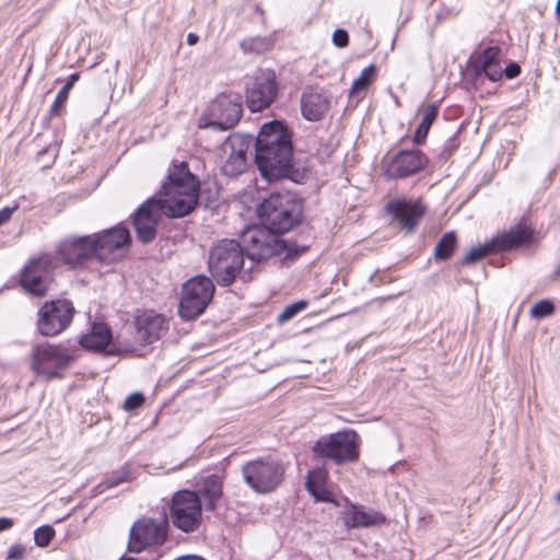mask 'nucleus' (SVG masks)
Returning <instances> with one entry per match:
<instances>
[{
	"instance_id": "nucleus-35",
	"label": "nucleus",
	"mask_w": 560,
	"mask_h": 560,
	"mask_svg": "<svg viewBox=\"0 0 560 560\" xmlns=\"http://www.w3.org/2000/svg\"><path fill=\"white\" fill-rule=\"evenodd\" d=\"M307 306V302L304 300H299L290 305L285 306L284 310L278 315L277 322L279 324H284L295 317L300 312L305 310Z\"/></svg>"
},
{
	"instance_id": "nucleus-36",
	"label": "nucleus",
	"mask_w": 560,
	"mask_h": 560,
	"mask_svg": "<svg viewBox=\"0 0 560 560\" xmlns=\"http://www.w3.org/2000/svg\"><path fill=\"white\" fill-rule=\"evenodd\" d=\"M529 313L537 319L548 317L555 313V304L548 299L540 300L532 306Z\"/></svg>"
},
{
	"instance_id": "nucleus-39",
	"label": "nucleus",
	"mask_w": 560,
	"mask_h": 560,
	"mask_svg": "<svg viewBox=\"0 0 560 560\" xmlns=\"http://www.w3.org/2000/svg\"><path fill=\"white\" fill-rule=\"evenodd\" d=\"M306 490L317 502H332V493L326 486L311 487V489Z\"/></svg>"
},
{
	"instance_id": "nucleus-5",
	"label": "nucleus",
	"mask_w": 560,
	"mask_h": 560,
	"mask_svg": "<svg viewBox=\"0 0 560 560\" xmlns=\"http://www.w3.org/2000/svg\"><path fill=\"white\" fill-rule=\"evenodd\" d=\"M244 248L238 241H218L209 250L208 270L211 279L220 287H229L240 275L243 278H252L250 269L244 270Z\"/></svg>"
},
{
	"instance_id": "nucleus-49",
	"label": "nucleus",
	"mask_w": 560,
	"mask_h": 560,
	"mask_svg": "<svg viewBox=\"0 0 560 560\" xmlns=\"http://www.w3.org/2000/svg\"><path fill=\"white\" fill-rule=\"evenodd\" d=\"M552 277H553V279H557L560 277V264L556 267Z\"/></svg>"
},
{
	"instance_id": "nucleus-22",
	"label": "nucleus",
	"mask_w": 560,
	"mask_h": 560,
	"mask_svg": "<svg viewBox=\"0 0 560 560\" xmlns=\"http://www.w3.org/2000/svg\"><path fill=\"white\" fill-rule=\"evenodd\" d=\"M255 139L250 135H232L224 143V151L230 150L229 156L222 166V172L229 177H234L246 171L247 152Z\"/></svg>"
},
{
	"instance_id": "nucleus-45",
	"label": "nucleus",
	"mask_w": 560,
	"mask_h": 560,
	"mask_svg": "<svg viewBox=\"0 0 560 560\" xmlns=\"http://www.w3.org/2000/svg\"><path fill=\"white\" fill-rule=\"evenodd\" d=\"M458 147V139L456 136L450 138L444 147V151L451 153L454 149Z\"/></svg>"
},
{
	"instance_id": "nucleus-3",
	"label": "nucleus",
	"mask_w": 560,
	"mask_h": 560,
	"mask_svg": "<svg viewBox=\"0 0 560 560\" xmlns=\"http://www.w3.org/2000/svg\"><path fill=\"white\" fill-rule=\"evenodd\" d=\"M244 254L252 261L262 262L280 257L283 262L296 260L308 249L306 245L281 238V235L266 226H248L242 234Z\"/></svg>"
},
{
	"instance_id": "nucleus-9",
	"label": "nucleus",
	"mask_w": 560,
	"mask_h": 560,
	"mask_svg": "<svg viewBox=\"0 0 560 560\" xmlns=\"http://www.w3.org/2000/svg\"><path fill=\"white\" fill-rule=\"evenodd\" d=\"M533 241V231L518 223L509 231L499 233L485 244L474 247L457 262L459 267L468 266L482 260L487 256L512 250L526 246Z\"/></svg>"
},
{
	"instance_id": "nucleus-37",
	"label": "nucleus",
	"mask_w": 560,
	"mask_h": 560,
	"mask_svg": "<svg viewBox=\"0 0 560 560\" xmlns=\"http://www.w3.org/2000/svg\"><path fill=\"white\" fill-rule=\"evenodd\" d=\"M328 479V472L323 467H316L307 472L305 488L311 489V487L317 486H326Z\"/></svg>"
},
{
	"instance_id": "nucleus-26",
	"label": "nucleus",
	"mask_w": 560,
	"mask_h": 560,
	"mask_svg": "<svg viewBox=\"0 0 560 560\" xmlns=\"http://www.w3.org/2000/svg\"><path fill=\"white\" fill-rule=\"evenodd\" d=\"M112 340V330L103 322H94L89 334L82 335L79 343L89 350L102 351Z\"/></svg>"
},
{
	"instance_id": "nucleus-52",
	"label": "nucleus",
	"mask_w": 560,
	"mask_h": 560,
	"mask_svg": "<svg viewBox=\"0 0 560 560\" xmlns=\"http://www.w3.org/2000/svg\"><path fill=\"white\" fill-rule=\"evenodd\" d=\"M555 500L557 503H560V491L556 494Z\"/></svg>"
},
{
	"instance_id": "nucleus-21",
	"label": "nucleus",
	"mask_w": 560,
	"mask_h": 560,
	"mask_svg": "<svg viewBox=\"0 0 560 560\" xmlns=\"http://www.w3.org/2000/svg\"><path fill=\"white\" fill-rule=\"evenodd\" d=\"M57 254L71 268L83 266L88 260L97 258L92 235L72 236L63 240L57 247Z\"/></svg>"
},
{
	"instance_id": "nucleus-16",
	"label": "nucleus",
	"mask_w": 560,
	"mask_h": 560,
	"mask_svg": "<svg viewBox=\"0 0 560 560\" xmlns=\"http://www.w3.org/2000/svg\"><path fill=\"white\" fill-rule=\"evenodd\" d=\"M163 213L167 214V211L162 198L151 197L139 206L132 218L139 242L149 244L156 237V228Z\"/></svg>"
},
{
	"instance_id": "nucleus-34",
	"label": "nucleus",
	"mask_w": 560,
	"mask_h": 560,
	"mask_svg": "<svg viewBox=\"0 0 560 560\" xmlns=\"http://www.w3.org/2000/svg\"><path fill=\"white\" fill-rule=\"evenodd\" d=\"M55 529L51 525H42L34 530V541L37 547H47L55 537Z\"/></svg>"
},
{
	"instance_id": "nucleus-18",
	"label": "nucleus",
	"mask_w": 560,
	"mask_h": 560,
	"mask_svg": "<svg viewBox=\"0 0 560 560\" xmlns=\"http://www.w3.org/2000/svg\"><path fill=\"white\" fill-rule=\"evenodd\" d=\"M429 165L428 156L419 149L400 150L384 165V175L398 180L422 172Z\"/></svg>"
},
{
	"instance_id": "nucleus-41",
	"label": "nucleus",
	"mask_w": 560,
	"mask_h": 560,
	"mask_svg": "<svg viewBox=\"0 0 560 560\" xmlns=\"http://www.w3.org/2000/svg\"><path fill=\"white\" fill-rule=\"evenodd\" d=\"M331 40L335 46H337L339 48H343L349 44V35H348L347 31H345L342 28H337L332 33Z\"/></svg>"
},
{
	"instance_id": "nucleus-7",
	"label": "nucleus",
	"mask_w": 560,
	"mask_h": 560,
	"mask_svg": "<svg viewBox=\"0 0 560 560\" xmlns=\"http://www.w3.org/2000/svg\"><path fill=\"white\" fill-rule=\"evenodd\" d=\"M75 360L62 345L36 343L30 354V368L39 378L51 381L60 378Z\"/></svg>"
},
{
	"instance_id": "nucleus-23",
	"label": "nucleus",
	"mask_w": 560,
	"mask_h": 560,
	"mask_svg": "<svg viewBox=\"0 0 560 560\" xmlns=\"http://www.w3.org/2000/svg\"><path fill=\"white\" fill-rule=\"evenodd\" d=\"M385 210L400 224L401 229L408 232L416 228L425 212V208L420 201L406 198L388 201Z\"/></svg>"
},
{
	"instance_id": "nucleus-15",
	"label": "nucleus",
	"mask_w": 560,
	"mask_h": 560,
	"mask_svg": "<svg viewBox=\"0 0 560 560\" xmlns=\"http://www.w3.org/2000/svg\"><path fill=\"white\" fill-rule=\"evenodd\" d=\"M54 282L52 258L44 255L33 258L23 268L20 277L21 287L31 295L44 296Z\"/></svg>"
},
{
	"instance_id": "nucleus-8",
	"label": "nucleus",
	"mask_w": 560,
	"mask_h": 560,
	"mask_svg": "<svg viewBox=\"0 0 560 560\" xmlns=\"http://www.w3.org/2000/svg\"><path fill=\"white\" fill-rule=\"evenodd\" d=\"M244 482L258 494L276 491L284 481L285 468L279 460L259 457L242 466Z\"/></svg>"
},
{
	"instance_id": "nucleus-32",
	"label": "nucleus",
	"mask_w": 560,
	"mask_h": 560,
	"mask_svg": "<svg viewBox=\"0 0 560 560\" xmlns=\"http://www.w3.org/2000/svg\"><path fill=\"white\" fill-rule=\"evenodd\" d=\"M499 51H500V49L497 46H489L486 49H483L475 60L474 72L476 70L483 69V68L499 63V61H498Z\"/></svg>"
},
{
	"instance_id": "nucleus-43",
	"label": "nucleus",
	"mask_w": 560,
	"mask_h": 560,
	"mask_svg": "<svg viewBox=\"0 0 560 560\" xmlns=\"http://www.w3.org/2000/svg\"><path fill=\"white\" fill-rule=\"evenodd\" d=\"M19 209V205L15 203L14 206L12 207H3L2 209H0V225L7 223L12 214Z\"/></svg>"
},
{
	"instance_id": "nucleus-48",
	"label": "nucleus",
	"mask_w": 560,
	"mask_h": 560,
	"mask_svg": "<svg viewBox=\"0 0 560 560\" xmlns=\"http://www.w3.org/2000/svg\"><path fill=\"white\" fill-rule=\"evenodd\" d=\"M370 281H371L372 283L376 284V285H377V284H380V283H383V280L377 279V277H376V272H375V273H373V275L370 277Z\"/></svg>"
},
{
	"instance_id": "nucleus-30",
	"label": "nucleus",
	"mask_w": 560,
	"mask_h": 560,
	"mask_svg": "<svg viewBox=\"0 0 560 560\" xmlns=\"http://www.w3.org/2000/svg\"><path fill=\"white\" fill-rule=\"evenodd\" d=\"M79 78H80V75L78 72L71 73L68 77L67 82L59 90V92L57 93V96L51 105V108H50L51 115H57L59 113L60 107L67 102V100L69 97V93H70L71 89L73 88V85L75 84V82L79 80Z\"/></svg>"
},
{
	"instance_id": "nucleus-31",
	"label": "nucleus",
	"mask_w": 560,
	"mask_h": 560,
	"mask_svg": "<svg viewBox=\"0 0 560 560\" xmlns=\"http://www.w3.org/2000/svg\"><path fill=\"white\" fill-rule=\"evenodd\" d=\"M129 471H131L130 465H128V464L124 465L120 470L113 472L103 482L97 485L95 490L101 493L105 489L116 487V486L127 481Z\"/></svg>"
},
{
	"instance_id": "nucleus-20",
	"label": "nucleus",
	"mask_w": 560,
	"mask_h": 560,
	"mask_svg": "<svg viewBox=\"0 0 560 560\" xmlns=\"http://www.w3.org/2000/svg\"><path fill=\"white\" fill-rule=\"evenodd\" d=\"M135 339L142 346L160 340L168 330L167 318L154 311H137L133 315Z\"/></svg>"
},
{
	"instance_id": "nucleus-6",
	"label": "nucleus",
	"mask_w": 560,
	"mask_h": 560,
	"mask_svg": "<svg viewBox=\"0 0 560 560\" xmlns=\"http://www.w3.org/2000/svg\"><path fill=\"white\" fill-rule=\"evenodd\" d=\"M314 458L341 466L354 463L360 456V436L354 430H340L322 435L312 446Z\"/></svg>"
},
{
	"instance_id": "nucleus-40",
	"label": "nucleus",
	"mask_w": 560,
	"mask_h": 560,
	"mask_svg": "<svg viewBox=\"0 0 560 560\" xmlns=\"http://www.w3.org/2000/svg\"><path fill=\"white\" fill-rule=\"evenodd\" d=\"M143 402H144L143 394L133 393L126 398V400L124 402V408L128 411H132V410L140 408L143 405Z\"/></svg>"
},
{
	"instance_id": "nucleus-38",
	"label": "nucleus",
	"mask_w": 560,
	"mask_h": 560,
	"mask_svg": "<svg viewBox=\"0 0 560 560\" xmlns=\"http://www.w3.org/2000/svg\"><path fill=\"white\" fill-rule=\"evenodd\" d=\"M502 75H503V71L500 67V63H497V65H493V66H490V67H487L483 69L476 70L474 72V80L477 82V81H480L482 78H487L488 80H490L492 82H497V81L501 80Z\"/></svg>"
},
{
	"instance_id": "nucleus-19",
	"label": "nucleus",
	"mask_w": 560,
	"mask_h": 560,
	"mask_svg": "<svg viewBox=\"0 0 560 560\" xmlns=\"http://www.w3.org/2000/svg\"><path fill=\"white\" fill-rule=\"evenodd\" d=\"M91 235L93 236L97 259L102 261L110 262L121 258V249L131 243L129 230L121 225H116Z\"/></svg>"
},
{
	"instance_id": "nucleus-42",
	"label": "nucleus",
	"mask_w": 560,
	"mask_h": 560,
	"mask_svg": "<svg viewBox=\"0 0 560 560\" xmlns=\"http://www.w3.org/2000/svg\"><path fill=\"white\" fill-rule=\"evenodd\" d=\"M25 557V547L21 544H15L9 548L7 559L9 560H23Z\"/></svg>"
},
{
	"instance_id": "nucleus-12",
	"label": "nucleus",
	"mask_w": 560,
	"mask_h": 560,
	"mask_svg": "<svg viewBox=\"0 0 560 560\" xmlns=\"http://www.w3.org/2000/svg\"><path fill=\"white\" fill-rule=\"evenodd\" d=\"M243 115L242 96L235 92L219 94L207 107L201 117L203 127H212L218 130L233 128Z\"/></svg>"
},
{
	"instance_id": "nucleus-24",
	"label": "nucleus",
	"mask_w": 560,
	"mask_h": 560,
	"mask_svg": "<svg viewBox=\"0 0 560 560\" xmlns=\"http://www.w3.org/2000/svg\"><path fill=\"white\" fill-rule=\"evenodd\" d=\"M330 100L325 91L306 90L301 96V110L305 119L318 121L328 112Z\"/></svg>"
},
{
	"instance_id": "nucleus-4",
	"label": "nucleus",
	"mask_w": 560,
	"mask_h": 560,
	"mask_svg": "<svg viewBox=\"0 0 560 560\" xmlns=\"http://www.w3.org/2000/svg\"><path fill=\"white\" fill-rule=\"evenodd\" d=\"M261 224L282 235L303 221V201L290 191L271 192L257 209Z\"/></svg>"
},
{
	"instance_id": "nucleus-29",
	"label": "nucleus",
	"mask_w": 560,
	"mask_h": 560,
	"mask_svg": "<svg viewBox=\"0 0 560 560\" xmlns=\"http://www.w3.org/2000/svg\"><path fill=\"white\" fill-rule=\"evenodd\" d=\"M457 245V236L454 231L446 232L434 247V257L436 260H448Z\"/></svg>"
},
{
	"instance_id": "nucleus-11",
	"label": "nucleus",
	"mask_w": 560,
	"mask_h": 560,
	"mask_svg": "<svg viewBox=\"0 0 560 560\" xmlns=\"http://www.w3.org/2000/svg\"><path fill=\"white\" fill-rule=\"evenodd\" d=\"M170 515L177 529L186 534L196 532L202 520V502L197 491L177 490L172 497Z\"/></svg>"
},
{
	"instance_id": "nucleus-51",
	"label": "nucleus",
	"mask_w": 560,
	"mask_h": 560,
	"mask_svg": "<svg viewBox=\"0 0 560 560\" xmlns=\"http://www.w3.org/2000/svg\"><path fill=\"white\" fill-rule=\"evenodd\" d=\"M119 560H138V559H136V558H133V557H127V556H124V557H121Z\"/></svg>"
},
{
	"instance_id": "nucleus-46",
	"label": "nucleus",
	"mask_w": 560,
	"mask_h": 560,
	"mask_svg": "<svg viewBox=\"0 0 560 560\" xmlns=\"http://www.w3.org/2000/svg\"><path fill=\"white\" fill-rule=\"evenodd\" d=\"M13 520L10 517H0V533L10 529L13 526Z\"/></svg>"
},
{
	"instance_id": "nucleus-2",
	"label": "nucleus",
	"mask_w": 560,
	"mask_h": 560,
	"mask_svg": "<svg viewBox=\"0 0 560 560\" xmlns=\"http://www.w3.org/2000/svg\"><path fill=\"white\" fill-rule=\"evenodd\" d=\"M159 192L165 197L163 202H165L167 215L184 218L190 214L198 205L201 194L200 182L190 172L187 162H173Z\"/></svg>"
},
{
	"instance_id": "nucleus-17",
	"label": "nucleus",
	"mask_w": 560,
	"mask_h": 560,
	"mask_svg": "<svg viewBox=\"0 0 560 560\" xmlns=\"http://www.w3.org/2000/svg\"><path fill=\"white\" fill-rule=\"evenodd\" d=\"M277 95L278 82L273 70H264L247 83L246 104L252 113L269 107Z\"/></svg>"
},
{
	"instance_id": "nucleus-25",
	"label": "nucleus",
	"mask_w": 560,
	"mask_h": 560,
	"mask_svg": "<svg viewBox=\"0 0 560 560\" xmlns=\"http://www.w3.org/2000/svg\"><path fill=\"white\" fill-rule=\"evenodd\" d=\"M342 521L347 528H359L383 525L386 523V517L381 512L351 504L343 512Z\"/></svg>"
},
{
	"instance_id": "nucleus-1",
	"label": "nucleus",
	"mask_w": 560,
	"mask_h": 560,
	"mask_svg": "<svg viewBox=\"0 0 560 560\" xmlns=\"http://www.w3.org/2000/svg\"><path fill=\"white\" fill-rule=\"evenodd\" d=\"M254 158L260 175L268 182L289 178L303 183L308 177L305 168L293 167L292 132L282 120L262 124L255 138Z\"/></svg>"
},
{
	"instance_id": "nucleus-27",
	"label": "nucleus",
	"mask_w": 560,
	"mask_h": 560,
	"mask_svg": "<svg viewBox=\"0 0 560 560\" xmlns=\"http://www.w3.org/2000/svg\"><path fill=\"white\" fill-rule=\"evenodd\" d=\"M197 493L206 500L207 511H215L223 495L222 478L215 474L205 477Z\"/></svg>"
},
{
	"instance_id": "nucleus-14",
	"label": "nucleus",
	"mask_w": 560,
	"mask_h": 560,
	"mask_svg": "<svg viewBox=\"0 0 560 560\" xmlns=\"http://www.w3.org/2000/svg\"><path fill=\"white\" fill-rule=\"evenodd\" d=\"M167 537L166 518L158 521L152 517H141L130 527L127 550L130 553H140L147 549H156L164 545Z\"/></svg>"
},
{
	"instance_id": "nucleus-50",
	"label": "nucleus",
	"mask_w": 560,
	"mask_h": 560,
	"mask_svg": "<svg viewBox=\"0 0 560 560\" xmlns=\"http://www.w3.org/2000/svg\"><path fill=\"white\" fill-rule=\"evenodd\" d=\"M556 13H557V15H559V16H560V0H558V2H557V5H556Z\"/></svg>"
},
{
	"instance_id": "nucleus-47",
	"label": "nucleus",
	"mask_w": 560,
	"mask_h": 560,
	"mask_svg": "<svg viewBox=\"0 0 560 560\" xmlns=\"http://www.w3.org/2000/svg\"><path fill=\"white\" fill-rule=\"evenodd\" d=\"M186 40L189 46H194L199 42V36L196 33H188Z\"/></svg>"
},
{
	"instance_id": "nucleus-10",
	"label": "nucleus",
	"mask_w": 560,
	"mask_h": 560,
	"mask_svg": "<svg viewBox=\"0 0 560 560\" xmlns=\"http://www.w3.org/2000/svg\"><path fill=\"white\" fill-rule=\"evenodd\" d=\"M213 280L198 275L187 280L182 287L178 315L185 320H192L202 315L214 295Z\"/></svg>"
},
{
	"instance_id": "nucleus-44",
	"label": "nucleus",
	"mask_w": 560,
	"mask_h": 560,
	"mask_svg": "<svg viewBox=\"0 0 560 560\" xmlns=\"http://www.w3.org/2000/svg\"><path fill=\"white\" fill-rule=\"evenodd\" d=\"M503 71V74L508 78V79H514L516 77L520 75L521 73V67L518 63L516 62H510Z\"/></svg>"
},
{
	"instance_id": "nucleus-28",
	"label": "nucleus",
	"mask_w": 560,
	"mask_h": 560,
	"mask_svg": "<svg viewBox=\"0 0 560 560\" xmlns=\"http://www.w3.org/2000/svg\"><path fill=\"white\" fill-rule=\"evenodd\" d=\"M439 115V104L431 103L423 107L422 118L415 130L412 141L415 144L424 143L430 128Z\"/></svg>"
},
{
	"instance_id": "nucleus-33",
	"label": "nucleus",
	"mask_w": 560,
	"mask_h": 560,
	"mask_svg": "<svg viewBox=\"0 0 560 560\" xmlns=\"http://www.w3.org/2000/svg\"><path fill=\"white\" fill-rule=\"evenodd\" d=\"M376 73V67L374 65H370L369 67H366L360 74V77H358L352 85H351V90H350V94H357L359 92H362V91H365L370 84L373 82V78Z\"/></svg>"
},
{
	"instance_id": "nucleus-13",
	"label": "nucleus",
	"mask_w": 560,
	"mask_h": 560,
	"mask_svg": "<svg viewBox=\"0 0 560 560\" xmlns=\"http://www.w3.org/2000/svg\"><path fill=\"white\" fill-rule=\"evenodd\" d=\"M74 314V305L68 299L46 301L37 311L36 330L44 337H55L71 325Z\"/></svg>"
}]
</instances>
